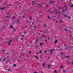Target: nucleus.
<instances>
[{
	"label": "nucleus",
	"mask_w": 73,
	"mask_h": 73,
	"mask_svg": "<svg viewBox=\"0 0 73 73\" xmlns=\"http://www.w3.org/2000/svg\"><path fill=\"white\" fill-rule=\"evenodd\" d=\"M1 61V59L0 58V61Z\"/></svg>",
	"instance_id": "nucleus-56"
},
{
	"label": "nucleus",
	"mask_w": 73,
	"mask_h": 73,
	"mask_svg": "<svg viewBox=\"0 0 73 73\" xmlns=\"http://www.w3.org/2000/svg\"><path fill=\"white\" fill-rule=\"evenodd\" d=\"M49 18H50L49 16H48V19H49Z\"/></svg>",
	"instance_id": "nucleus-37"
},
{
	"label": "nucleus",
	"mask_w": 73,
	"mask_h": 73,
	"mask_svg": "<svg viewBox=\"0 0 73 73\" xmlns=\"http://www.w3.org/2000/svg\"><path fill=\"white\" fill-rule=\"evenodd\" d=\"M48 11H49V12H50V10H48Z\"/></svg>",
	"instance_id": "nucleus-50"
},
{
	"label": "nucleus",
	"mask_w": 73,
	"mask_h": 73,
	"mask_svg": "<svg viewBox=\"0 0 73 73\" xmlns=\"http://www.w3.org/2000/svg\"><path fill=\"white\" fill-rule=\"evenodd\" d=\"M29 54H31V52H29Z\"/></svg>",
	"instance_id": "nucleus-43"
},
{
	"label": "nucleus",
	"mask_w": 73,
	"mask_h": 73,
	"mask_svg": "<svg viewBox=\"0 0 73 73\" xmlns=\"http://www.w3.org/2000/svg\"><path fill=\"white\" fill-rule=\"evenodd\" d=\"M40 33H41V32H42V31H40Z\"/></svg>",
	"instance_id": "nucleus-60"
},
{
	"label": "nucleus",
	"mask_w": 73,
	"mask_h": 73,
	"mask_svg": "<svg viewBox=\"0 0 73 73\" xmlns=\"http://www.w3.org/2000/svg\"><path fill=\"white\" fill-rule=\"evenodd\" d=\"M58 23V21H56V23L57 24Z\"/></svg>",
	"instance_id": "nucleus-51"
},
{
	"label": "nucleus",
	"mask_w": 73,
	"mask_h": 73,
	"mask_svg": "<svg viewBox=\"0 0 73 73\" xmlns=\"http://www.w3.org/2000/svg\"><path fill=\"white\" fill-rule=\"evenodd\" d=\"M24 33L25 35H26V32H25V31H24Z\"/></svg>",
	"instance_id": "nucleus-20"
},
{
	"label": "nucleus",
	"mask_w": 73,
	"mask_h": 73,
	"mask_svg": "<svg viewBox=\"0 0 73 73\" xmlns=\"http://www.w3.org/2000/svg\"><path fill=\"white\" fill-rule=\"evenodd\" d=\"M3 61H5V59H4L3 60Z\"/></svg>",
	"instance_id": "nucleus-48"
},
{
	"label": "nucleus",
	"mask_w": 73,
	"mask_h": 73,
	"mask_svg": "<svg viewBox=\"0 0 73 73\" xmlns=\"http://www.w3.org/2000/svg\"><path fill=\"white\" fill-rule=\"evenodd\" d=\"M36 42H37L38 41V39H36Z\"/></svg>",
	"instance_id": "nucleus-14"
},
{
	"label": "nucleus",
	"mask_w": 73,
	"mask_h": 73,
	"mask_svg": "<svg viewBox=\"0 0 73 73\" xmlns=\"http://www.w3.org/2000/svg\"><path fill=\"white\" fill-rule=\"evenodd\" d=\"M11 42H12V40H10L9 41L7 42L8 44H9V43H11Z\"/></svg>",
	"instance_id": "nucleus-4"
},
{
	"label": "nucleus",
	"mask_w": 73,
	"mask_h": 73,
	"mask_svg": "<svg viewBox=\"0 0 73 73\" xmlns=\"http://www.w3.org/2000/svg\"><path fill=\"white\" fill-rule=\"evenodd\" d=\"M60 12H61L60 11H59L58 10H54V13L55 15H57V13H60Z\"/></svg>",
	"instance_id": "nucleus-1"
},
{
	"label": "nucleus",
	"mask_w": 73,
	"mask_h": 73,
	"mask_svg": "<svg viewBox=\"0 0 73 73\" xmlns=\"http://www.w3.org/2000/svg\"><path fill=\"white\" fill-rule=\"evenodd\" d=\"M21 40H23V39L22 38H21Z\"/></svg>",
	"instance_id": "nucleus-53"
},
{
	"label": "nucleus",
	"mask_w": 73,
	"mask_h": 73,
	"mask_svg": "<svg viewBox=\"0 0 73 73\" xmlns=\"http://www.w3.org/2000/svg\"><path fill=\"white\" fill-rule=\"evenodd\" d=\"M7 54H9V53L8 52L7 53Z\"/></svg>",
	"instance_id": "nucleus-57"
},
{
	"label": "nucleus",
	"mask_w": 73,
	"mask_h": 73,
	"mask_svg": "<svg viewBox=\"0 0 73 73\" xmlns=\"http://www.w3.org/2000/svg\"><path fill=\"white\" fill-rule=\"evenodd\" d=\"M43 38H45V37H46V36H45V35L43 34Z\"/></svg>",
	"instance_id": "nucleus-8"
},
{
	"label": "nucleus",
	"mask_w": 73,
	"mask_h": 73,
	"mask_svg": "<svg viewBox=\"0 0 73 73\" xmlns=\"http://www.w3.org/2000/svg\"><path fill=\"white\" fill-rule=\"evenodd\" d=\"M10 70H10V69H8V71H10Z\"/></svg>",
	"instance_id": "nucleus-38"
},
{
	"label": "nucleus",
	"mask_w": 73,
	"mask_h": 73,
	"mask_svg": "<svg viewBox=\"0 0 73 73\" xmlns=\"http://www.w3.org/2000/svg\"><path fill=\"white\" fill-rule=\"evenodd\" d=\"M51 67V65H49L48 66V68H49V67Z\"/></svg>",
	"instance_id": "nucleus-16"
},
{
	"label": "nucleus",
	"mask_w": 73,
	"mask_h": 73,
	"mask_svg": "<svg viewBox=\"0 0 73 73\" xmlns=\"http://www.w3.org/2000/svg\"><path fill=\"white\" fill-rule=\"evenodd\" d=\"M57 40H56L55 41V44H56V43H57Z\"/></svg>",
	"instance_id": "nucleus-17"
},
{
	"label": "nucleus",
	"mask_w": 73,
	"mask_h": 73,
	"mask_svg": "<svg viewBox=\"0 0 73 73\" xmlns=\"http://www.w3.org/2000/svg\"><path fill=\"white\" fill-rule=\"evenodd\" d=\"M5 9V7H3V8H0V9H1V10H2V9Z\"/></svg>",
	"instance_id": "nucleus-7"
},
{
	"label": "nucleus",
	"mask_w": 73,
	"mask_h": 73,
	"mask_svg": "<svg viewBox=\"0 0 73 73\" xmlns=\"http://www.w3.org/2000/svg\"><path fill=\"white\" fill-rule=\"evenodd\" d=\"M33 3V4L34 3V1H33L32 2Z\"/></svg>",
	"instance_id": "nucleus-54"
},
{
	"label": "nucleus",
	"mask_w": 73,
	"mask_h": 73,
	"mask_svg": "<svg viewBox=\"0 0 73 73\" xmlns=\"http://www.w3.org/2000/svg\"><path fill=\"white\" fill-rule=\"evenodd\" d=\"M63 15L65 16V17H67V15H65V14H64Z\"/></svg>",
	"instance_id": "nucleus-19"
},
{
	"label": "nucleus",
	"mask_w": 73,
	"mask_h": 73,
	"mask_svg": "<svg viewBox=\"0 0 73 73\" xmlns=\"http://www.w3.org/2000/svg\"><path fill=\"white\" fill-rule=\"evenodd\" d=\"M71 6L72 7H73V4L71 5Z\"/></svg>",
	"instance_id": "nucleus-30"
},
{
	"label": "nucleus",
	"mask_w": 73,
	"mask_h": 73,
	"mask_svg": "<svg viewBox=\"0 0 73 73\" xmlns=\"http://www.w3.org/2000/svg\"><path fill=\"white\" fill-rule=\"evenodd\" d=\"M48 40H50V38H48Z\"/></svg>",
	"instance_id": "nucleus-63"
},
{
	"label": "nucleus",
	"mask_w": 73,
	"mask_h": 73,
	"mask_svg": "<svg viewBox=\"0 0 73 73\" xmlns=\"http://www.w3.org/2000/svg\"><path fill=\"white\" fill-rule=\"evenodd\" d=\"M42 45V43H41L39 45V46H41V45Z\"/></svg>",
	"instance_id": "nucleus-11"
},
{
	"label": "nucleus",
	"mask_w": 73,
	"mask_h": 73,
	"mask_svg": "<svg viewBox=\"0 0 73 73\" xmlns=\"http://www.w3.org/2000/svg\"><path fill=\"white\" fill-rule=\"evenodd\" d=\"M66 8V9H67L68 8V7H66V6H64Z\"/></svg>",
	"instance_id": "nucleus-29"
},
{
	"label": "nucleus",
	"mask_w": 73,
	"mask_h": 73,
	"mask_svg": "<svg viewBox=\"0 0 73 73\" xmlns=\"http://www.w3.org/2000/svg\"><path fill=\"white\" fill-rule=\"evenodd\" d=\"M25 16H23V19H24V18H25Z\"/></svg>",
	"instance_id": "nucleus-26"
},
{
	"label": "nucleus",
	"mask_w": 73,
	"mask_h": 73,
	"mask_svg": "<svg viewBox=\"0 0 73 73\" xmlns=\"http://www.w3.org/2000/svg\"><path fill=\"white\" fill-rule=\"evenodd\" d=\"M60 23H61V21H60Z\"/></svg>",
	"instance_id": "nucleus-64"
},
{
	"label": "nucleus",
	"mask_w": 73,
	"mask_h": 73,
	"mask_svg": "<svg viewBox=\"0 0 73 73\" xmlns=\"http://www.w3.org/2000/svg\"><path fill=\"white\" fill-rule=\"evenodd\" d=\"M8 44H9V46L11 45V44H10V43H8Z\"/></svg>",
	"instance_id": "nucleus-36"
},
{
	"label": "nucleus",
	"mask_w": 73,
	"mask_h": 73,
	"mask_svg": "<svg viewBox=\"0 0 73 73\" xmlns=\"http://www.w3.org/2000/svg\"><path fill=\"white\" fill-rule=\"evenodd\" d=\"M39 35H41V33H39Z\"/></svg>",
	"instance_id": "nucleus-62"
},
{
	"label": "nucleus",
	"mask_w": 73,
	"mask_h": 73,
	"mask_svg": "<svg viewBox=\"0 0 73 73\" xmlns=\"http://www.w3.org/2000/svg\"><path fill=\"white\" fill-rule=\"evenodd\" d=\"M35 23H34V22L32 24V25H33V24H34Z\"/></svg>",
	"instance_id": "nucleus-44"
},
{
	"label": "nucleus",
	"mask_w": 73,
	"mask_h": 73,
	"mask_svg": "<svg viewBox=\"0 0 73 73\" xmlns=\"http://www.w3.org/2000/svg\"><path fill=\"white\" fill-rule=\"evenodd\" d=\"M36 38H40V37H36Z\"/></svg>",
	"instance_id": "nucleus-35"
},
{
	"label": "nucleus",
	"mask_w": 73,
	"mask_h": 73,
	"mask_svg": "<svg viewBox=\"0 0 73 73\" xmlns=\"http://www.w3.org/2000/svg\"><path fill=\"white\" fill-rule=\"evenodd\" d=\"M20 54H21V56H23V53H21Z\"/></svg>",
	"instance_id": "nucleus-18"
},
{
	"label": "nucleus",
	"mask_w": 73,
	"mask_h": 73,
	"mask_svg": "<svg viewBox=\"0 0 73 73\" xmlns=\"http://www.w3.org/2000/svg\"><path fill=\"white\" fill-rule=\"evenodd\" d=\"M43 33H44V34H45V33H46V31H44L43 32Z\"/></svg>",
	"instance_id": "nucleus-21"
},
{
	"label": "nucleus",
	"mask_w": 73,
	"mask_h": 73,
	"mask_svg": "<svg viewBox=\"0 0 73 73\" xmlns=\"http://www.w3.org/2000/svg\"><path fill=\"white\" fill-rule=\"evenodd\" d=\"M65 10H64L63 11V12H65Z\"/></svg>",
	"instance_id": "nucleus-49"
},
{
	"label": "nucleus",
	"mask_w": 73,
	"mask_h": 73,
	"mask_svg": "<svg viewBox=\"0 0 73 73\" xmlns=\"http://www.w3.org/2000/svg\"><path fill=\"white\" fill-rule=\"evenodd\" d=\"M38 5H39V7H41V5L38 4Z\"/></svg>",
	"instance_id": "nucleus-27"
},
{
	"label": "nucleus",
	"mask_w": 73,
	"mask_h": 73,
	"mask_svg": "<svg viewBox=\"0 0 73 73\" xmlns=\"http://www.w3.org/2000/svg\"><path fill=\"white\" fill-rule=\"evenodd\" d=\"M15 18V17H13V19H14Z\"/></svg>",
	"instance_id": "nucleus-42"
},
{
	"label": "nucleus",
	"mask_w": 73,
	"mask_h": 73,
	"mask_svg": "<svg viewBox=\"0 0 73 73\" xmlns=\"http://www.w3.org/2000/svg\"><path fill=\"white\" fill-rule=\"evenodd\" d=\"M50 20H52V18L51 17V18H50Z\"/></svg>",
	"instance_id": "nucleus-46"
},
{
	"label": "nucleus",
	"mask_w": 73,
	"mask_h": 73,
	"mask_svg": "<svg viewBox=\"0 0 73 73\" xmlns=\"http://www.w3.org/2000/svg\"><path fill=\"white\" fill-rule=\"evenodd\" d=\"M72 64L73 65V62H72Z\"/></svg>",
	"instance_id": "nucleus-47"
},
{
	"label": "nucleus",
	"mask_w": 73,
	"mask_h": 73,
	"mask_svg": "<svg viewBox=\"0 0 73 73\" xmlns=\"http://www.w3.org/2000/svg\"><path fill=\"white\" fill-rule=\"evenodd\" d=\"M13 31H16V29H13Z\"/></svg>",
	"instance_id": "nucleus-23"
},
{
	"label": "nucleus",
	"mask_w": 73,
	"mask_h": 73,
	"mask_svg": "<svg viewBox=\"0 0 73 73\" xmlns=\"http://www.w3.org/2000/svg\"><path fill=\"white\" fill-rule=\"evenodd\" d=\"M60 67H61V68H62V66H61Z\"/></svg>",
	"instance_id": "nucleus-59"
},
{
	"label": "nucleus",
	"mask_w": 73,
	"mask_h": 73,
	"mask_svg": "<svg viewBox=\"0 0 73 73\" xmlns=\"http://www.w3.org/2000/svg\"><path fill=\"white\" fill-rule=\"evenodd\" d=\"M35 58H38V59H39V58H38V57L37 56H35Z\"/></svg>",
	"instance_id": "nucleus-22"
},
{
	"label": "nucleus",
	"mask_w": 73,
	"mask_h": 73,
	"mask_svg": "<svg viewBox=\"0 0 73 73\" xmlns=\"http://www.w3.org/2000/svg\"><path fill=\"white\" fill-rule=\"evenodd\" d=\"M61 55H65V54L62 52H61Z\"/></svg>",
	"instance_id": "nucleus-13"
},
{
	"label": "nucleus",
	"mask_w": 73,
	"mask_h": 73,
	"mask_svg": "<svg viewBox=\"0 0 73 73\" xmlns=\"http://www.w3.org/2000/svg\"><path fill=\"white\" fill-rule=\"evenodd\" d=\"M50 13H53V12H52V11H51L50 12Z\"/></svg>",
	"instance_id": "nucleus-34"
},
{
	"label": "nucleus",
	"mask_w": 73,
	"mask_h": 73,
	"mask_svg": "<svg viewBox=\"0 0 73 73\" xmlns=\"http://www.w3.org/2000/svg\"><path fill=\"white\" fill-rule=\"evenodd\" d=\"M44 65H45V64H44V63H43L42 64V65L43 66H44Z\"/></svg>",
	"instance_id": "nucleus-24"
},
{
	"label": "nucleus",
	"mask_w": 73,
	"mask_h": 73,
	"mask_svg": "<svg viewBox=\"0 0 73 73\" xmlns=\"http://www.w3.org/2000/svg\"><path fill=\"white\" fill-rule=\"evenodd\" d=\"M54 72H55V73H57V71L56 70H54Z\"/></svg>",
	"instance_id": "nucleus-25"
},
{
	"label": "nucleus",
	"mask_w": 73,
	"mask_h": 73,
	"mask_svg": "<svg viewBox=\"0 0 73 73\" xmlns=\"http://www.w3.org/2000/svg\"><path fill=\"white\" fill-rule=\"evenodd\" d=\"M57 7L59 9H60L61 8L59 6H57Z\"/></svg>",
	"instance_id": "nucleus-10"
},
{
	"label": "nucleus",
	"mask_w": 73,
	"mask_h": 73,
	"mask_svg": "<svg viewBox=\"0 0 73 73\" xmlns=\"http://www.w3.org/2000/svg\"><path fill=\"white\" fill-rule=\"evenodd\" d=\"M34 73H37L36 72H34Z\"/></svg>",
	"instance_id": "nucleus-61"
},
{
	"label": "nucleus",
	"mask_w": 73,
	"mask_h": 73,
	"mask_svg": "<svg viewBox=\"0 0 73 73\" xmlns=\"http://www.w3.org/2000/svg\"><path fill=\"white\" fill-rule=\"evenodd\" d=\"M45 27H47V26L45 25Z\"/></svg>",
	"instance_id": "nucleus-52"
},
{
	"label": "nucleus",
	"mask_w": 73,
	"mask_h": 73,
	"mask_svg": "<svg viewBox=\"0 0 73 73\" xmlns=\"http://www.w3.org/2000/svg\"><path fill=\"white\" fill-rule=\"evenodd\" d=\"M64 30H65V31H67V29H65Z\"/></svg>",
	"instance_id": "nucleus-45"
},
{
	"label": "nucleus",
	"mask_w": 73,
	"mask_h": 73,
	"mask_svg": "<svg viewBox=\"0 0 73 73\" xmlns=\"http://www.w3.org/2000/svg\"><path fill=\"white\" fill-rule=\"evenodd\" d=\"M16 22H17V23H20V22L19 20H17L16 21Z\"/></svg>",
	"instance_id": "nucleus-6"
},
{
	"label": "nucleus",
	"mask_w": 73,
	"mask_h": 73,
	"mask_svg": "<svg viewBox=\"0 0 73 73\" xmlns=\"http://www.w3.org/2000/svg\"><path fill=\"white\" fill-rule=\"evenodd\" d=\"M54 2V1L53 0H49L48 3H50L51 4H53Z\"/></svg>",
	"instance_id": "nucleus-2"
},
{
	"label": "nucleus",
	"mask_w": 73,
	"mask_h": 73,
	"mask_svg": "<svg viewBox=\"0 0 73 73\" xmlns=\"http://www.w3.org/2000/svg\"><path fill=\"white\" fill-rule=\"evenodd\" d=\"M68 19H71V17L70 16H68Z\"/></svg>",
	"instance_id": "nucleus-5"
},
{
	"label": "nucleus",
	"mask_w": 73,
	"mask_h": 73,
	"mask_svg": "<svg viewBox=\"0 0 73 73\" xmlns=\"http://www.w3.org/2000/svg\"><path fill=\"white\" fill-rule=\"evenodd\" d=\"M55 50L54 49H51L50 50L51 53H52V52H53V51H54Z\"/></svg>",
	"instance_id": "nucleus-3"
},
{
	"label": "nucleus",
	"mask_w": 73,
	"mask_h": 73,
	"mask_svg": "<svg viewBox=\"0 0 73 73\" xmlns=\"http://www.w3.org/2000/svg\"><path fill=\"white\" fill-rule=\"evenodd\" d=\"M48 41V39H46V40H45V41Z\"/></svg>",
	"instance_id": "nucleus-32"
},
{
	"label": "nucleus",
	"mask_w": 73,
	"mask_h": 73,
	"mask_svg": "<svg viewBox=\"0 0 73 73\" xmlns=\"http://www.w3.org/2000/svg\"><path fill=\"white\" fill-rule=\"evenodd\" d=\"M39 52L40 53H42V51L41 50Z\"/></svg>",
	"instance_id": "nucleus-28"
},
{
	"label": "nucleus",
	"mask_w": 73,
	"mask_h": 73,
	"mask_svg": "<svg viewBox=\"0 0 73 73\" xmlns=\"http://www.w3.org/2000/svg\"><path fill=\"white\" fill-rule=\"evenodd\" d=\"M14 66H16V64H14Z\"/></svg>",
	"instance_id": "nucleus-41"
},
{
	"label": "nucleus",
	"mask_w": 73,
	"mask_h": 73,
	"mask_svg": "<svg viewBox=\"0 0 73 73\" xmlns=\"http://www.w3.org/2000/svg\"><path fill=\"white\" fill-rule=\"evenodd\" d=\"M66 58H69V56H66Z\"/></svg>",
	"instance_id": "nucleus-9"
},
{
	"label": "nucleus",
	"mask_w": 73,
	"mask_h": 73,
	"mask_svg": "<svg viewBox=\"0 0 73 73\" xmlns=\"http://www.w3.org/2000/svg\"><path fill=\"white\" fill-rule=\"evenodd\" d=\"M33 30H35V28H34L33 29Z\"/></svg>",
	"instance_id": "nucleus-58"
},
{
	"label": "nucleus",
	"mask_w": 73,
	"mask_h": 73,
	"mask_svg": "<svg viewBox=\"0 0 73 73\" xmlns=\"http://www.w3.org/2000/svg\"><path fill=\"white\" fill-rule=\"evenodd\" d=\"M19 8H21V6H19Z\"/></svg>",
	"instance_id": "nucleus-55"
},
{
	"label": "nucleus",
	"mask_w": 73,
	"mask_h": 73,
	"mask_svg": "<svg viewBox=\"0 0 73 73\" xmlns=\"http://www.w3.org/2000/svg\"><path fill=\"white\" fill-rule=\"evenodd\" d=\"M10 27L11 28H13V26L12 25H11L10 26Z\"/></svg>",
	"instance_id": "nucleus-12"
},
{
	"label": "nucleus",
	"mask_w": 73,
	"mask_h": 73,
	"mask_svg": "<svg viewBox=\"0 0 73 73\" xmlns=\"http://www.w3.org/2000/svg\"><path fill=\"white\" fill-rule=\"evenodd\" d=\"M29 18L30 20H32V17L31 16H30Z\"/></svg>",
	"instance_id": "nucleus-15"
},
{
	"label": "nucleus",
	"mask_w": 73,
	"mask_h": 73,
	"mask_svg": "<svg viewBox=\"0 0 73 73\" xmlns=\"http://www.w3.org/2000/svg\"><path fill=\"white\" fill-rule=\"evenodd\" d=\"M44 52L45 53H46V51L45 50L44 51Z\"/></svg>",
	"instance_id": "nucleus-31"
},
{
	"label": "nucleus",
	"mask_w": 73,
	"mask_h": 73,
	"mask_svg": "<svg viewBox=\"0 0 73 73\" xmlns=\"http://www.w3.org/2000/svg\"><path fill=\"white\" fill-rule=\"evenodd\" d=\"M22 37H25V36L24 35H22Z\"/></svg>",
	"instance_id": "nucleus-33"
},
{
	"label": "nucleus",
	"mask_w": 73,
	"mask_h": 73,
	"mask_svg": "<svg viewBox=\"0 0 73 73\" xmlns=\"http://www.w3.org/2000/svg\"><path fill=\"white\" fill-rule=\"evenodd\" d=\"M63 72H65V70H63Z\"/></svg>",
	"instance_id": "nucleus-40"
},
{
	"label": "nucleus",
	"mask_w": 73,
	"mask_h": 73,
	"mask_svg": "<svg viewBox=\"0 0 73 73\" xmlns=\"http://www.w3.org/2000/svg\"><path fill=\"white\" fill-rule=\"evenodd\" d=\"M36 27H37V26H34V28H36Z\"/></svg>",
	"instance_id": "nucleus-39"
}]
</instances>
